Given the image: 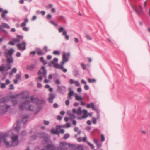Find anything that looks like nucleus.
<instances>
[{
    "label": "nucleus",
    "instance_id": "obj_1",
    "mask_svg": "<svg viewBox=\"0 0 150 150\" xmlns=\"http://www.w3.org/2000/svg\"><path fill=\"white\" fill-rule=\"evenodd\" d=\"M30 101L26 100L20 106V108L21 110H24L26 108L29 110L32 111L33 110V106L29 105Z\"/></svg>",
    "mask_w": 150,
    "mask_h": 150
},
{
    "label": "nucleus",
    "instance_id": "obj_2",
    "mask_svg": "<svg viewBox=\"0 0 150 150\" xmlns=\"http://www.w3.org/2000/svg\"><path fill=\"white\" fill-rule=\"evenodd\" d=\"M11 144L12 146H17L19 144L18 141V136L14 135L11 136Z\"/></svg>",
    "mask_w": 150,
    "mask_h": 150
},
{
    "label": "nucleus",
    "instance_id": "obj_3",
    "mask_svg": "<svg viewBox=\"0 0 150 150\" xmlns=\"http://www.w3.org/2000/svg\"><path fill=\"white\" fill-rule=\"evenodd\" d=\"M23 39V37L20 35H18L17 36V38L13 39L9 42V44L11 45H13L19 42Z\"/></svg>",
    "mask_w": 150,
    "mask_h": 150
},
{
    "label": "nucleus",
    "instance_id": "obj_4",
    "mask_svg": "<svg viewBox=\"0 0 150 150\" xmlns=\"http://www.w3.org/2000/svg\"><path fill=\"white\" fill-rule=\"evenodd\" d=\"M70 56V53H68L67 54L65 53L64 52L63 54V61L62 62V64L63 65L64 64L68 61V58Z\"/></svg>",
    "mask_w": 150,
    "mask_h": 150
},
{
    "label": "nucleus",
    "instance_id": "obj_5",
    "mask_svg": "<svg viewBox=\"0 0 150 150\" xmlns=\"http://www.w3.org/2000/svg\"><path fill=\"white\" fill-rule=\"evenodd\" d=\"M18 49L20 50H24L26 48V43L25 42H23L21 43L17 44Z\"/></svg>",
    "mask_w": 150,
    "mask_h": 150
},
{
    "label": "nucleus",
    "instance_id": "obj_6",
    "mask_svg": "<svg viewBox=\"0 0 150 150\" xmlns=\"http://www.w3.org/2000/svg\"><path fill=\"white\" fill-rule=\"evenodd\" d=\"M31 101L33 103H44L45 102L44 100H42L40 101L38 100V99L37 98H35L33 96H32L30 99Z\"/></svg>",
    "mask_w": 150,
    "mask_h": 150
},
{
    "label": "nucleus",
    "instance_id": "obj_7",
    "mask_svg": "<svg viewBox=\"0 0 150 150\" xmlns=\"http://www.w3.org/2000/svg\"><path fill=\"white\" fill-rule=\"evenodd\" d=\"M54 145L51 144H49L45 146L44 148L42 150H54Z\"/></svg>",
    "mask_w": 150,
    "mask_h": 150
},
{
    "label": "nucleus",
    "instance_id": "obj_8",
    "mask_svg": "<svg viewBox=\"0 0 150 150\" xmlns=\"http://www.w3.org/2000/svg\"><path fill=\"white\" fill-rule=\"evenodd\" d=\"M14 52V50L12 48L6 51L5 53L6 57H8L9 56L11 57L12 55L13 54Z\"/></svg>",
    "mask_w": 150,
    "mask_h": 150
},
{
    "label": "nucleus",
    "instance_id": "obj_9",
    "mask_svg": "<svg viewBox=\"0 0 150 150\" xmlns=\"http://www.w3.org/2000/svg\"><path fill=\"white\" fill-rule=\"evenodd\" d=\"M42 73L43 75L45 77H46V75L47 72L46 70L45 69V68L44 67L42 66V67L41 69L38 72V74L39 75L41 74Z\"/></svg>",
    "mask_w": 150,
    "mask_h": 150
},
{
    "label": "nucleus",
    "instance_id": "obj_10",
    "mask_svg": "<svg viewBox=\"0 0 150 150\" xmlns=\"http://www.w3.org/2000/svg\"><path fill=\"white\" fill-rule=\"evenodd\" d=\"M19 95H23L22 98L23 99H26L28 97V94L27 91H23L22 92L20 95H17V96Z\"/></svg>",
    "mask_w": 150,
    "mask_h": 150
},
{
    "label": "nucleus",
    "instance_id": "obj_11",
    "mask_svg": "<svg viewBox=\"0 0 150 150\" xmlns=\"http://www.w3.org/2000/svg\"><path fill=\"white\" fill-rule=\"evenodd\" d=\"M69 83L71 84H72L73 83H74L75 85L76 86H80V84L79 82L77 81H74L73 79H70L69 80Z\"/></svg>",
    "mask_w": 150,
    "mask_h": 150
},
{
    "label": "nucleus",
    "instance_id": "obj_12",
    "mask_svg": "<svg viewBox=\"0 0 150 150\" xmlns=\"http://www.w3.org/2000/svg\"><path fill=\"white\" fill-rule=\"evenodd\" d=\"M86 107L87 108H91L92 110H97V109L96 108L94 105V104L93 103H91L90 104H88L86 105Z\"/></svg>",
    "mask_w": 150,
    "mask_h": 150
},
{
    "label": "nucleus",
    "instance_id": "obj_13",
    "mask_svg": "<svg viewBox=\"0 0 150 150\" xmlns=\"http://www.w3.org/2000/svg\"><path fill=\"white\" fill-rule=\"evenodd\" d=\"M55 96L54 94L52 93H50L49 95V97L48 98V100L50 103H52L53 102V100L54 99Z\"/></svg>",
    "mask_w": 150,
    "mask_h": 150
},
{
    "label": "nucleus",
    "instance_id": "obj_14",
    "mask_svg": "<svg viewBox=\"0 0 150 150\" xmlns=\"http://www.w3.org/2000/svg\"><path fill=\"white\" fill-rule=\"evenodd\" d=\"M134 9L137 14H140L142 12V8L140 6H139L138 8L137 7L134 8Z\"/></svg>",
    "mask_w": 150,
    "mask_h": 150
},
{
    "label": "nucleus",
    "instance_id": "obj_15",
    "mask_svg": "<svg viewBox=\"0 0 150 150\" xmlns=\"http://www.w3.org/2000/svg\"><path fill=\"white\" fill-rule=\"evenodd\" d=\"M9 97H6L2 98L0 100V103H5L8 101Z\"/></svg>",
    "mask_w": 150,
    "mask_h": 150
},
{
    "label": "nucleus",
    "instance_id": "obj_16",
    "mask_svg": "<svg viewBox=\"0 0 150 150\" xmlns=\"http://www.w3.org/2000/svg\"><path fill=\"white\" fill-rule=\"evenodd\" d=\"M35 65L34 64H32L30 65H27L26 68L27 69L30 71H33L34 69Z\"/></svg>",
    "mask_w": 150,
    "mask_h": 150
},
{
    "label": "nucleus",
    "instance_id": "obj_17",
    "mask_svg": "<svg viewBox=\"0 0 150 150\" xmlns=\"http://www.w3.org/2000/svg\"><path fill=\"white\" fill-rule=\"evenodd\" d=\"M67 114L69 116V118L70 119H74L76 117L74 114L71 113L70 111H68L67 112Z\"/></svg>",
    "mask_w": 150,
    "mask_h": 150
},
{
    "label": "nucleus",
    "instance_id": "obj_18",
    "mask_svg": "<svg viewBox=\"0 0 150 150\" xmlns=\"http://www.w3.org/2000/svg\"><path fill=\"white\" fill-rule=\"evenodd\" d=\"M3 27L8 29L10 28V26L8 24L4 23H2L1 25H0V28Z\"/></svg>",
    "mask_w": 150,
    "mask_h": 150
},
{
    "label": "nucleus",
    "instance_id": "obj_19",
    "mask_svg": "<svg viewBox=\"0 0 150 150\" xmlns=\"http://www.w3.org/2000/svg\"><path fill=\"white\" fill-rule=\"evenodd\" d=\"M83 115L82 116L83 118H86L88 117V115H87V111L86 110H83Z\"/></svg>",
    "mask_w": 150,
    "mask_h": 150
},
{
    "label": "nucleus",
    "instance_id": "obj_20",
    "mask_svg": "<svg viewBox=\"0 0 150 150\" xmlns=\"http://www.w3.org/2000/svg\"><path fill=\"white\" fill-rule=\"evenodd\" d=\"M75 99L79 101L82 100L83 99L81 96H79L77 94H76Z\"/></svg>",
    "mask_w": 150,
    "mask_h": 150
},
{
    "label": "nucleus",
    "instance_id": "obj_21",
    "mask_svg": "<svg viewBox=\"0 0 150 150\" xmlns=\"http://www.w3.org/2000/svg\"><path fill=\"white\" fill-rule=\"evenodd\" d=\"M54 67L56 68L62 69L63 65L62 64L61 65H59L57 63H55L54 64Z\"/></svg>",
    "mask_w": 150,
    "mask_h": 150
},
{
    "label": "nucleus",
    "instance_id": "obj_22",
    "mask_svg": "<svg viewBox=\"0 0 150 150\" xmlns=\"http://www.w3.org/2000/svg\"><path fill=\"white\" fill-rule=\"evenodd\" d=\"M74 93L73 91L72 90H70L68 93V98L69 99H71V97L73 95Z\"/></svg>",
    "mask_w": 150,
    "mask_h": 150
},
{
    "label": "nucleus",
    "instance_id": "obj_23",
    "mask_svg": "<svg viewBox=\"0 0 150 150\" xmlns=\"http://www.w3.org/2000/svg\"><path fill=\"white\" fill-rule=\"evenodd\" d=\"M7 59V62L8 63H10L13 62V59L12 57H8Z\"/></svg>",
    "mask_w": 150,
    "mask_h": 150
},
{
    "label": "nucleus",
    "instance_id": "obj_24",
    "mask_svg": "<svg viewBox=\"0 0 150 150\" xmlns=\"http://www.w3.org/2000/svg\"><path fill=\"white\" fill-rule=\"evenodd\" d=\"M82 111L81 110V108L79 107L78 108V110L76 111V113L78 115H80L82 113Z\"/></svg>",
    "mask_w": 150,
    "mask_h": 150
},
{
    "label": "nucleus",
    "instance_id": "obj_25",
    "mask_svg": "<svg viewBox=\"0 0 150 150\" xmlns=\"http://www.w3.org/2000/svg\"><path fill=\"white\" fill-rule=\"evenodd\" d=\"M67 32L66 31H64L62 33V35H65V38L67 40L69 39V37L68 35H67Z\"/></svg>",
    "mask_w": 150,
    "mask_h": 150
},
{
    "label": "nucleus",
    "instance_id": "obj_26",
    "mask_svg": "<svg viewBox=\"0 0 150 150\" xmlns=\"http://www.w3.org/2000/svg\"><path fill=\"white\" fill-rule=\"evenodd\" d=\"M28 116H25L23 118L22 122L24 123H25L28 120Z\"/></svg>",
    "mask_w": 150,
    "mask_h": 150
},
{
    "label": "nucleus",
    "instance_id": "obj_27",
    "mask_svg": "<svg viewBox=\"0 0 150 150\" xmlns=\"http://www.w3.org/2000/svg\"><path fill=\"white\" fill-rule=\"evenodd\" d=\"M88 82L89 83L92 82H95L96 81V80L94 79H91V78H89L88 79Z\"/></svg>",
    "mask_w": 150,
    "mask_h": 150
},
{
    "label": "nucleus",
    "instance_id": "obj_28",
    "mask_svg": "<svg viewBox=\"0 0 150 150\" xmlns=\"http://www.w3.org/2000/svg\"><path fill=\"white\" fill-rule=\"evenodd\" d=\"M58 61V59L57 58H55L53 59V60L51 61L50 63L54 64L56 63H55V62H57Z\"/></svg>",
    "mask_w": 150,
    "mask_h": 150
},
{
    "label": "nucleus",
    "instance_id": "obj_29",
    "mask_svg": "<svg viewBox=\"0 0 150 150\" xmlns=\"http://www.w3.org/2000/svg\"><path fill=\"white\" fill-rule=\"evenodd\" d=\"M8 13V11L7 10H5L1 14L2 17H5V15Z\"/></svg>",
    "mask_w": 150,
    "mask_h": 150
},
{
    "label": "nucleus",
    "instance_id": "obj_30",
    "mask_svg": "<svg viewBox=\"0 0 150 150\" xmlns=\"http://www.w3.org/2000/svg\"><path fill=\"white\" fill-rule=\"evenodd\" d=\"M17 71V69L16 68H13L12 70V71L10 73V74L11 75H12L13 73H16Z\"/></svg>",
    "mask_w": 150,
    "mask_h": 150
},
{
    "label": "nucleus",
    "instance_id": "obj_31",
    "mask_svg": "<svg viewBox=\"0 0 150 150\" xmlns=\"http://www.w3.org/2000/svg\"><path fill=\"white\" fill-rule=\"evenodd\" d=\"M50 23L52 24V25H54L55 26H57L58 24L56 23L53 20H51L50 21Z\"/></svg>",
    "mask_w": 150,
    "mask_h": 150
},
{
    "label": "nucleus",
    "instance_id": "obj_32",
    "mask_svg": "<svg viewBox=\"0 0 150 150\" xmlns=\"http://www.w3.org/2000/svg\"><path fill=\"white\" fill-rule=\"evenodd\" d=\"M69 134L67 133V134H66L64 135L63 138L64 139H67L68 138H69Z\"/></svg>",
    "mask_w": 150,
    "mask_h": 150
},
{
    "label": "nucleus",
    "instance_id": "obj_33",
    "mask_svg": "<svg viewBox=\"0 0 150 150\" xmlns=\"http://www.w3.org/2000/svg\"><path fill=\"white\" fill-rule=\"evenodd\" d=\"M12 101L13 104L14 105H16L18 103L17 101L15 100H12Z\"/></svg>",
    "mask_w": 150,
    "mask_h": 150
},
{
    "label": "nucleus",
    "instance_id": "obj_34",
    "mask_svg": "<svg viewBox=\"0 0 150 150\" xmlns=\"http://www.w3.org/2000/svg\"><path fill=\"white\" fill-rule=\"evenodd\" d=\"M18 124V122H17ZM19 127L18 125L15 127V131H16V132H18L19 131Z\"/></svg>",
    "mask_w": 150,
    "mask_h": 150
},
{
    "label": "nucleus",
    "instance_id": "obj_35",
    "mask_svg": "<svg viewBox=\"0 0 150 150\" xmlns=\"http://www.w3.org/2000/svg\"><path fill=\"white\" fill-rule=\"evenodd\" d=\"M53 54L55 55H59L60 53L59 51H55L53 52Z\"/></svg>",
    "mask_w": 150,
    "mask_h": 150
},
{
    "label": "nucleus",
    "instance_id": "obj_36",
    "mask_svg": "<svg viewBox=\"0 0 150 150\" xmlns=\"http://www.w3.org/2000/svg\"><path fill=\"white\" fill-rule=\"evenodd\" d=\"M5 67L3 66H0V71H3L5 70Z\"/></svg>",
    "mask_w": 150,
    "mask_h": 150
},
{
    "label": "nucleus",
    "instance_id": "obj_37",
    "mask_svg": "<svg viewBox=\"0 0 150 150\" xmlns=\"http://www.w3.org/2000/svg\"><path fill=\"white\" fill-rule=\"evenodd\" d=\"M51 132L52 133L54 134H57V130H54V129H53L51 130Z\"/></svg>",
    "mask_w": 150,
    "mask_h": 150
},
{
    "label": "nucleus",
    "instance_id": "obj_38",
    "mask_svg": "<svg viewBox=\"0 0 150 150\" xmlns=\"http://www.w3.org/2000/svg\"><path fill=\"white\" fill-rule=\"evenodd\" d=\"M64 29L63 27H60L58 29V31L59 32L61 33L62 32H63L64 30Z\"/></svg>",
    "mask_w": 150,
    "mask_h": 150
},
{
    "label": "nucleus",
    "instance_id": "obj_39",
    "mask_svg": "<svg viewBox=\"0 0 150 150\" xmlns=\"http://www.w3.org/2000/svg\"><path fill=\"white\" fill-rule=\"evenodd\" d=\"M86 38L88 40H90L92 39V38L89 35H87L86 36Z\"/></svg>",
    "mask_w": 150,
    "mask_h": 150
},
{
    "label": "nucleus",
    "instance_id": "obj_40",
    "mask_svg": "<svg viewBox=\"0 0 150 150\" xmlns=\"http://www.w3.org/2000/svg\"><path fill=\"white\" fill-rule=\"evenodd\" d=\"M101 140L102 142L104 141L105 140V137L103 134H102L101 136Z\"/></svg>",
    "mask_w": 150,
    "mask_h": 150
},
{
    "label": "nucleus",
    "instance_id": "obj_41",
    "mask_svg": "<svg viewBox=\"0 0 150 150\" xmlns=\"http://www.w3.org/2000/svg\"><path fill=\"white\" fill-rule=\"evenodd\" d=\"M81 66L82 68L83 69L85 70L86 69V66L83 63H82L81 64Z\"/></svg>",
    "mask_w": 150,
    "mask_h": 150
},
{
    "label": "nucleus",
    "instance_id": "obj_42",
    "mask_svg": "<svg viewBox=\"0 0 150 150\" xmlns=\"http://www.w3.org/2000/svg\"><path fill=\"white\" fill-rule=\"evenodd\" d=\"M87 143L89 145L90 147L92 149H93L94 148V146L93 144L90 143V142H88Z\"/></svg>",
    "mask_w": 150,
    "mask_h": 150
},
{
    "label": "nucleus",
    "instance_id": "obj_43",
    "mask_svg": "<svg viewBox=\"0 0 150 150\" xmlns=\"http://www.w3.org/2000/svg\"><path fill=\"white\" fill-rule=\"evenodd\" d=\"M84 89L86 90H87L89 89V87L86 84L84 86Z\"/></svg>",
    "mask_w": 150,
    "mask_h": 150
},
{
    "label": "nucleus",
    "instance_id": "obj_44",
    "mask_svg": "<svg viewBox=\"0 0 150 150\" xmlns=\"http://www.w3.org/2000/svg\"><path fill=\"white\" fill-rule=\"evenodd\" d=\"M23 29L24 31H28V28L27 27H24L23 28Z\"/></svg>",
    "mask_w": 150,
    "mask_h": 150
},
{
    "label": "nucleus",
    "instance_id": "obj_45",
    "mask_svg": "<svg viewBox=\"0 0 150 150\" xmlns=\"http://www.w3.org/2000/svg\"><path fill=\"white\" fill-rule=\"evenodd\" d=\"M81 83L82 84H83L85 85L87 83L86 82L84 79H82L81 80Z\"/></svg>",
    "mask_w": 150,
    "mask_h": 150
},
{
    "label": "nucleus",
    "instance_id": "obj_46",
    "mask_svg": "<svg viewBox=\"0 0 150 150\" xmlns=\"http://www.w3.org/2000/svg\"><path fill=\"white\" fill-rule=\"evenodd\" d=\"M64 17L63 16H60L58 17V19L59 20H64Z\"/></svg>",
    "mask_w": 150,
    "mask_h": 150
},
{
    "label": "nucleus",
    "instance_id": "obj_47",
    "mask_svg": "<svg viewBox=\"0 0 150 150\" xmlns=\"http://www.w3.org/2000/svg\"><path fill=\"white\" fill-rule=\"evenodd\" d=\"M70 103V102L69 100H67L65 101V104L67 105L68 106L69 105Z\"/></svg>",
    "mask_w": 150,
    "mask_h": 150
},
{
    "label": "nucleus",
    "instance_id": "obj_48",
    "mask_svg": "<svg viewBox=\"0 0 150 150\" xmlns=\"http://www.w3.org/2000/svg\"><path fill=\"white\" fill-rule=\"evenodd\" d=\"M26 25V23L25 22H23L21 24V26L22 27H23L25 26Z\"/></svg>",
    "mask_w": 150,
    "mask_h": 150
},
{
    "label": "nucleus",
    "instance_id": "obj_49",
    "mask_svg": "<svg viewBox=\"0 0 150 150\" xmlns=\"http://www.w3.org/2000/svg\"><path fill=\"white\" fill-rule=\"evenodd\" d=\"M14 89L13 86L12 84L10 85L9 89L10 90L13 89Z\"/></svg>",
    "mask_w": 150,
    "mask_h": 150
},
{
    "label": "nucleus",
    "instance_id": "obj_50",
    "mask_svg": "<svg viewBox=\"0 0 150 150\" xmlns=\"http://www.w3.org/2000/svg\"><path fill=\"white\" fill-rule=\"evenodd\" d=\"M44 123L45 125H47L49 124V122L48 121L44 120Z\"/></svg>",
    "mask_w": 150,
    "mask_h": 150
},
{
    "label": "nucleus",
    "instance_id": "obj_51",
    "mask_svg": "<svg viewBox=\"0 0 150 150\" xmlns=\"http://www.w3.org/2000/svg\"><path fill=\"white\" fill-rule=\"evenodd\" d=\"M93 123L94 124H95L96 123V120L95 118H93Z\"/></svg>",
    "mask_w": 150,
    "mask_h": 150
},
{
    "label": "nucleus",
    "instance_id": "obj_52",
    "mask_svg": "<svg viewBox=\"0 0 150 150\" xmlns=\"http://www.w3.org/2000/svg\"><path fill=\"white\" fill-rule=\"evenodd\" d=\"M5 84L4 83H2L1 84V87L2 88H4L5 87Z\"/></svg>",
    "mask_w": 150,
    "mask_h": 150
},
{
    "label": "nucleus",
    "instance_id": "obj_53",
    "mask_svg": "<svg viewBox=\"0 0 150 150\" xmlns=\"http://www.w3.org/2000/svg\"><path fill=\"white\" fill-rule=\"evenodd\" d=\"M37 53L39 55H41L42 54V50H39L38 52Z\"/></svg>",
    "mask_w": 150,
    "mask_h": 150
},
{
    "label": "nucleus",
    "instance_id": "obj_54",
    "mask_svg": "<svg viewBox=\"0 0 150 150\" xmlns=\"http://www.w3.org/2000/svg\"><path fill=\"white\" fill-rule=\"evenodd\" d=\"M70 126V125L69 123H67L66 124V125H65V126L67 128H68Z\"/></svg>",
    "mask_w": 150,
    "mask_h": 150
},
{
    "label": "nucleus",
    "instance_id": "obj_55",
    "mask_svg": "<svg viewBox=\"0 0 150 150\" xmlns=\"http://www.w3.org/2000/svg\"><path fill=\"white\" fill-rule=\"evenodd\" d=\"M55 83L57 84H60V81L59 80H57L55 81Z\"/></svg>",
    "mask_w": 150,
    "mask_h": 150
},
{
    "label": "nucleus",
    "instance_id": "obj_56",
    "mask_svg": "<svg viewBox=\"0 0 150 150\" xmlns=\"http://www.w3.org/2000/svg\"><path fill=\"white\" fill-rule=\"evenodd\" d=\"M93 141H94V142L96 144H98V142L97 140L96 139H93Z\"/></svg>",
    "mask_w": 150,
    "mask_h": 150
},
{
    "label": "nucleus",
    "instance_id": "obj_57",
    "mask_svg": "<svg viewBox=\"0 0 150 150\" xmlns=\"http://www.w3.org/2000/svg\"><path fill=\"white\" fill-rule=\"evenodd\" d=\"M87 138L86 137H84L83 138L82 140V141H83L84 142H86V140Z\"/></svg>",
    "mask_w": 150,
    "mask_h": 150
},
{
    "label": "nucleus",
    "instance_id": "obj_58",
    "mask_svg": "<svg viewBox=\"0 0 150 150\" xmlns=\"http://www.w3.org/2000/svg\"><path fill=\"white\" fill-rule=\"evenodd\" d=\"M81 91H82V89L81 88H78L77 89V91L78 92H80Z\"/></svg>",
    "mask_w": 150,
    "mask_h": 150
},
{
    "label": "nucleus",
    "instance_id": "obj_59",
    "mask_svg": "<svg viewBox=\"0 0 150 150\" xmlns=\"http://www.w3.org/2000/svg\"><path fill=\"white\" fill-rule=\"evenodd\" d=\"M53 107L55 108H57L58 107V105L57 103H54L53 104Z\"/></svg>",
    "mask_w": 150,
    "mask_h": 150
},
{
    "label": "nucleus",
    "instance_id": "obj_60",
    "mask_svg": "<svg viewBox=\"0 0 150 150\" xmlns=\"http://www.w3.org/2000/svg\"><path fill=\"white\" fill-rule=\"evenodd\" d=\"M59 132L62 134L64 133V130L63 129H61L59 131Z\"/></svg>",
    "mask_w": 150,
    "mask_h": 150
},
{
    "label": "nucleus",
    "instance_id": "obj_61",
    "mask_svg": "<svg viewBox=\"0 0 150 150\" xmlns=\"http://www.w3.org/2000/svg\"><path fill=\"white\" fill-rule=\"evenodd\" d=\"M68 120H69V118L67 117H66L64 118V120L66 122H68Z\"/></svg>",
    "mask_w": 150,
    "mask_h": 150
},
{
    "label": "nucleus",
    "instance_id": "obj_62",
    "mask_svg": "<svg viewBox=\"0 0 150 150\" xmlns=\"http://www.w3.org/2000/svg\"><path fill=\"white\" fill-rule=\"evenodd\" d=\"M10 83V81L9 80L7 79L6 80V84H9Z\"/></svg>",
    "mask_w": 150,
    "mask_h": 150
},
{
    "label": "nucleus",
    "instance_id": "obj_63",
    "mask_svg": "<svg viewBox=\"0 0 150 150\" xmlns=\"http://www.w3.org/2000/svg\"><path fill=\"white\" fill-rule=\"evenodd\" d=\"M47 58L48 59L50 60L52 58V57L50 55H49L47 56Z\"/></svg>",
    "mask_w": 150,
    "mask_h": 150
},
{
    "label": "nucleus",
    "instance_id": "obj_64",
    "mask_svg": "<svg viewBox=\"0 0 150 150\" xmlns=\"http://www.w3.org/2000/svg\"><path fill=\"white\" fill-rule=\"evenodd\" d=\"M21 76L20 75L18 74L16 75V78L17 79H19L20 78Z\"/></svg>",
    "mask_w": 150,
    "mask_h": 150
}]
</instances>
